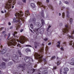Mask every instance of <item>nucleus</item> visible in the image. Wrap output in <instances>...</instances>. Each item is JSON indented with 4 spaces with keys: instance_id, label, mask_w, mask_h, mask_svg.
<instances>
[{
    "instance_id": "obj_3",
    "label": "nucleus",
    "mask_w": 74,
    "mask_h": 74,
    "mask_svg": "<svg viewBox=\"0 0 74 74\" xmlns=\"http://www.w3.org/2000/svg\"><path fill=\"white\" fill-rule=\"evenodd\" d=\"M10 37V33L8 34V38L7 39V45L8 46L10 45H13L15 46L16 45V42L15 39H9V38Z\"/></svg>"
},
{
    "instance_id": "obj_33",
    "label": "nucleus",
    "mask_w": 74,
    "mask_h": 74,
    "mask_svg": "<svg viewBox=\"0 0 74 74\" xmlns=\"http://www.w3.org/2000/svg\"><path fill=\"white\" fill-rule=\"evenodd\" d=\"M15 3H16V1L15 0H13V5H14L15 4Z\"/></svg>"
},
{
    "instance_id": "obj_28",
    "label": "nucleus",
    "mask_w": 74,
    "mask_h": 74,
    "mask_svg": "<svg viewBox=\"0 0 74 74\" xmlns=\"http://www.w3.org/2000/svg\"><path fill=\"white\" fill-rule=\"evenodd\" d=\"M43 61H44V62L45 63H47V60H46V59L45 58H43Z\"/></svg>"
},
{
    "instance_id": "obj_61",
    "label": "nucleus",
    "mask_w": 74,
    "mask_h": 74,
    "mask_svg": "<svg viewBox=\"0 0 74 74\" xmlns=\"http://www.w3.org/2000/svg\"><path fill=\"white\" fill-rule=\"evenodd\" d=\"M10 29H13L12 27V26L11 27H10Z\"/></svg>"
},
{
    "instance_id": "obj_6",
    "label": "nucleus",
    "mask_w": 74,
    "mask_h": 74,
    "mask_svg": "<svg viewBox=\"0 0 74 74\" xmlns=\"http://www.w3.org/2000/svg\"><path fill=\"white\" fill-rule=\"evenodd\" d=\"M27 40H28V39H26L23 37L21 36L20 40H18V41L20 42L21 44H24L25 42L27 41Z\"/></svg>"
},
{
    "instance_id": "obj_40",
    "label": "nucleus",
    "mask_w": 74,
    "mask_h": 74,
    "mask_svg": "<svg viewBox=\"0 0 74 74\" xmlns=\"http://www.w3.org/2000/svg\"><path fill=\"white\" fill-rule=\"evenodd\" d=\"M62 69H60V73L61 74H62Z\"/></svg>"
},
{
    "instance_id": "obj_51",
    "label": "nucleus",
    "mask_w": 74,
    "mask_h": 74,
    "mask_svg": "<svg viewBox=\"0 0 74 74\" xmlns=\"http://www.w3.org/2000/svg\"><path fill=\"white\" fill-rule=\"evenodd\" d=\"M66 14H69V11H66Z\"/></svg>"
},
{
    "instance_id": "obj_38",
    "label": "nucleus",
    "mask_w": 74,
    "mask_h": 74,
    "mask_svg": "<svg viewBox=\"0 0 74 74\" xmlns=\"http://www.w3.org/2000/svg\"><path fill=\"white\" fill-rule=\"evenodd\" d=\"M51 26L50 25L49 26V27L47 28V31H48V30H49V28H51Z\"/></svg>"
},
{
    "instance_id": "obj_7",
    "label": "nucleus",
    "mask_w": 74,
    "mask_h": 74,
    "mask_svg": "<svg viewBox=\"0 0 74 74\" xmlns=\"http://www.w3.org/2000/svg\"><path fill=\"white\" fill-rule=\"evenodd\" d=\"M35 30L36 32H38V31L39 33H40V34H43L44 32V28H42L40 29V28H38Z\"/></svg>"
},
{
    "instance_id": "obj_10",
    "label": "nucleus",
    "mask_w": 74,
    "mask_h": 74,
    "mask_svg": "<svg viewBox=\"0 0 74 74\" xmlns=\"http://www.w3.org/2000/svg\"><path fill=\"white\" fill-rule=\"evenodd\" d=\"M37 4L39 5L40 7H43V8H44V9H45V6H44L42 5V3L40 2H38L37 3Z\"/></svg>"
},
{
    "instance_id": "obj_30",
    "label": "nucleus",
    "mask_w": 74,
    "mask_h": 74,
    "mask_svg": "<svg viewBox=\"0 0 74 74\" xmlns=\"http://www.w3.org/2000/svg\"><path fill=\"white\" fill-rule=\"evenodd\" d=\"M56 57L55 56H53L52 58H51V60H53L54 59H55Z\"/></svg>"
},
{
    "instance_id": "obj_59",
    "label": "nucleus",
    "mask_w": 74,
    "mask_h": 74,
    "mask_svg": "<svg viewBox=\"0 0 74 74\" xmlns=\"http://www.w3.org/2000/svg\"><path fill=\"white\" fill-rule=\"evenodd\" d=\"M35 48H36H36H37V46H35Z\"/></svg>"
},
{
    "instance_id": "obj_53",
    "label": "nucleus",
    "mask_w": 74,
    "mask_h": 74,
    "mask_svg": "<svg viewBox=\"0 0 74 74\" xmlns=\"http://www.w3.org/2000/svg\"><path fill=\"white\" fill-rule=\"evenodd\" d=\"M17 47H20V44H18L17 45Z\"/></svg>"
},
{
    "instance_id": "obj_22",
    "label": "nucleus",
    "mask_w": 74,
    "mask_h": 74,
    "mask_svg": "<svg viewBox=\"0 0 74 74\" xmlns=\"http://www.w3.org/2000/svg\"><path fill=\"white\" fill-rule=\"evenodd\" d=\"M58 44H58L57 45V47H60V41H59L58 42Z\"/></svg>"
},
{
    "instance_id": "obj_8",
    "label": "nucleus",
    "mask_w": 74,
    "mask_h": 74,
    "mask_svg": "<svg viewBox=\"0 0 74 74\" xmlns=\"http://www.w3.org/2000/svg\"><path fill=\"white\" fill-rule=\"evenodd\" d=\"M5 62H2L0 64V69H5Z\"/></svg>"
},
{
    "instance_id": "obj_44",
    "label": "nucleus",
    "mask_w": 74,
    "mask_h": 74,
    "mask_svg": "<svg viewBox=\"0 0 74 74\" xmlns=\"http://www.w3.org/2000/svg\"><path fill=\"white\" fill-rule=\"evenodd\" d=\"M53 70H56V66H54L53 67Z\"/></svg>"
},
{
    "instance_id": "obj_25",
    "label": "nucleus",
    "mask_w": 74,
    "mask_h": 74,
    "mask_svg": "<svg viewBox=\"0 0 74 74\" xmlns=\"http://www.w3.org/2000/svg\"><path fill=\"white\" fill-rule=\"evenodd\" d=\"M49 7L50 8H51V9H52V10H53V7H52V6L51 5H49Z\"/></svg>"
},
{
    "instance_id": "obj_12",
    "label": "nucleus",
    "mask_w": 74,
    "mask_h": 74,
    "mask_svg": "<svg viewBox=\"0 0 74 74\" xmlns=\"http://www.w3.org/2000/svg\"><path fill=\"white\" fill-rule=\"evenodd\" d=\"M25 15L26 16L28 15H30V13H29V10H27V11H25Z\"/></svg>"
},
{
    "instance_id": "obj_57",
    "label": "nucleus",
    "mask_w": 74,
    "mask_h": 74,
    "mask_svg": "<svg viewBox=\"0 0 74 74\" xmlns=\"http://www.w3.org/2000/svg\"><path fill=\"white\" fill-rule=\"evenodd\" d=\"M66 10H69V8H66Z\"/></svg>"
},
{
    "instance_id": "obj_18",
    "label": "nucleus",
    "mask_w": 74,
    "mask_h": 74,
    "mask_svg": "<svg viewBox=\"0 0 74 74\" xmlns=\"http://www.w3.org/2000/svg\"><path fill=\"white\" fill-rule=\"evenodd\" d=\"M19 67H22L23 69V70H25V66H23L22 64H20L18 66Z\"/></svg>"
},
{
    "instance_id": "obj_29",
    "label": "nucleus",
    "mask_w": 74,
    "mask_h": 74,
    "mask_svg": "<svg viewBox=\"0 0 74 74\" xmlns=\"http://www.w3.org/2000/svg\"><path fill=\"white\" fill-rule=\"evenodd\" d=\"M41 22L42 24L43 25H44V20L42 19L41 20Z\"/></svg>"
},
{
    "instance_id": "obj_31",
    "label": "nucleus",
    "mask_w": 74,
    "mask_h": 74,
    "mask_svg": "<svg viewBox=\"0 0 74 74\" xmlns=\"http://www.w3.org/2000/svg\"><path fill=\"white\" fill-rule=\"evenodd\" d=\"M60 63H61V62L60 61H58L57 62V64L58 65H59V64H60Z\"/></svg>"
},
{
    "instance_id": "obj_14",
    "label": "nucleus",
    "mask_w": 74,
    "mask_h": 74,
    "mask_svg": "<svg viewBox=\"0 0 74 74\" xmlns=\"http://www.w3.org/2000/svg\"><path fill=\"white\" fill-rule=\"evenodd\" d=\"M6 52V50L5 49H3V50L0 51V54H4Z\"/></svg>"
},
{
    "instance_id": "obj_60",
    "label": "nucleus",
    "mask_w": 74,
    "mask_h": 74,
    "mask_svg": "<svg viewBox=\"0 0 74 74\" xmlns=\"http://www.w3.org/2000/svg\"><path fill=\"white\" fill-rule=\"evenodd\" d=\"M60 26H62V23H60Z\"/></svg>"
},
{
    "instance_id": "obj_42",
    "label": "nucleus",
    "mask_w": 74,
    "mask_h": 74,
    "mask_svg": "<svg viewBox=\"0 0 74 74\" xmlns=\"http://www.w3.org/2000/svg\"><path fill=\"white\" fill-rule=\"evenodd\" d=\"M5 33H6L5 31H3L2 32V34H5Z\"/></svg>"
},
{
    "instance_id": "obj_48",
    "label": "nucleus",
    "mask_w": 74,
    "mask_h": 74,
    "mask_svg": "<svg viewBox=\"0 0 74 74\" xmlns=\"http://www.w3.org/2000/svg\"><path fill=\"white\" fill-rule=\"evenodd\" d=\"M20 32H23V29H21L20 30Z\"/></svg>"
},
{
    "instance_id": "obj_17",
    "label": "nucleus",
    "mask_w": 74,
    "mask_h": 74,
    "mask_svg": "<svg viewBox=\"0 0 74 74\" xmlns=\"http://www.w3.org/2000/svg\"><path fill=\"white\" fill-rule=\"evenodd\" d=\"M68 37L69 38H71L72 39H74V36H70L69 35H68Z\"/></svg>"
},
{
    "instance_id": "obj_27",
    "label": "nucleus",
    "mask_w": 74,
    "mask_h": 74,
    "mask_svg": "<svg viewBox=\"0 0 74 74\" xmlns=\"http://www.w3.org/2000/svg\"><path fill=\"white\" fill-rule=\"evenodd\" d=\"M65 17V13L64 12H63L62 13V18H64V17Z\"/></svg>"
},
{
    "instance_id": "obj_24",
    "label": "nucleus",
    "mask_w": 74,
    "mask_h": 74,
    "mask_svg": "<svg viewBox=\"0 0 74 74\" xmlns=\"http://www.w3.org/2000/svg\"><path fill=\"white\" fill-rule=\"evenodd\" d=\"M2 60L5 62H8V60H7L4 58H2Z\"/></svg>"
},
{
    "instance_id": "obj_34",
    "label": "nucleus",
    "mask_w": 74,
    "mask_h": 74,
    "mask_svg": "<svg viewBox=\"0 0 74 74\" xmlns=\"http://www.w3.org/2000/svg\"><path fill=\"white\" fill-rule=\"evenodd\" d=\"M13 64V62H10L8 63V64H9V65H11L12 64Z\"/></svg>"
},
{
    "instance_id": "obj_20",
    "label": "nucleus",
    "mask_w": 74,
    "mask_h": 74,
    "mask_svg": "<svg viewBox=\"0 0 74 74\" xmlns=\"http://www.w3.org/2000/svg\"><path fill=\"white\" fill-rule=\"evenodd\" d=\"M25 51L27 53L28 52H30V51H31L30 49H29V48L27 49Z\"/></svg>"
},
{
    "instance_id": "obj_23",
    "label": "nucleus",
    "mask_w": 74,
    "mask_h": 74,
    "mask_svg": "<svg viewBox=\"0 0 74 74\" xmlns=\"http://www.w3.org/2000/svg\"><path fill=\"white\" fill-rule=\"evenodd\" d=\"M31 6L32 8H34V7H35V5L34 3H31Z\"/></svg>"
},
{
    "instance_id": "obj_16",
    "label": "nucleus",
    "mask_w": 74,
    "mask_h": 74,
    "mask_svg": "<svg viewBox=\"0 0 74 74\" xmlns=\"http://www.w3.org/2000/svg\"><path fill=\"white\" fill-rule=\"evenodd\" d=\"M15 34H17V32H14L13 33V35L14 37H17V38H18V36H16L15 35Z\"/></svg>"
},
{
    "instance_id": "obj_5",
    "label": "nucleus",
    "mask_w": 74,
    "mask_h": 74,
    "mask_svg": "<svg viewBox=\"0 0 74 74\" xmlns=\"http://www.w3.org/2000/svg\"><path fill=\"white\" fill-rule=\"evenodd\" d=\"M8 2H7L6 3L5 7L6 9L10 11L11 10V8L12 5L11 4V3L12 2V0H8Z\"/></svg>"
},
{
    "instance_id": "obj_63",
    "label": "nucleus",
    "mask_w": 74,
    "mask_h": 74,
    "mask_svg": "<svg viewBox=\"0 0 74 74\" xmlns=\"http://www.w3.org/2000/svg\"><path fill=\"white\" fill-rule=\"evenodd\" d=\"M8 25H11V23H9Z\"/></svg>"
},
{
    "instance_id": "obj_46",
    "label": "nucleus",
    "mask_w": 74,
    "mask_h": 74,
    "mask_svg": "<svg viewBox=\"0 0 74 74\" xmlns=\"http://www.w3.org/2000/svg\"><path fill=\"white\" fill-rule=\"evenodd\" d=\"M23 1L24 3H26V0H23Z\"/></svg>"
},
{
    "instance_id": "obj_62",
    "label": "nucleus",
    "mask_w": 74,
    "mask_h": 74,
    "mask_svg": "<svg viewBox=\"0 0 74 74\" xmlns=\"http://www.w3.org/2000/svg\"><path fill=\"white\" fill-rule=\"evenodd\" d=\"M61 15V13H59V16H60Z\"/></svg>"
},
{
    "instance_id": "obj_13",
    "label": "nucleus",
    "mask_w": 74,
    "mask_h": 74,
    "mask_svg": "<svg viewBox=\"0 0 74 74\" xmlns=\"http://www.w3.org/2000/svg\"><path fill=\"white\" fill-rule=\"evenodd\" d=\"M12 59H15L16 60V59H18V57L15 54H14L12 56Z\"/></svg>"
},
{
    "instance_id": "obj_19",
    "label": "nucleus",
    "mask_w": 74,
    "mask_h": 74,
    "mask_svg": "<svg viewBox=\"0 0 74 74\" xmlns=\"http://www.w3.org/2000/svg\"><path fill=\"white\" fill-rule=\"evenodd\" d=\"M35 44H36V45L37 46H39V44H40V43L38 42H34Z\"/></svg>"
},
{
    "instance_id": "obj_35",
    "label": "nucleus",
    "mask_w": 74,
    "mask_h": 74,
    "mask_svg": "<svg viewBox=\"0 0 74 74\" xmlns=\"http://www.w3.org/2000/svg\"><path fill=\"white\" fill-rule=\"evenodd\" d=\"M69 21H70V23L71 24V23H72V22L73 21V20L71 18H70Z\"/></svg>"
},
{
    "instance_id": "obj_2",
    "label": "nucleus",
    "mask_w": 74,
    "mask_h": 74,
    "mask_svg": "<svg viewBox=\"0 0 74 74\" xmlns=\"http://www.w3.org/2000/svg\"><path fill=\"white\" fill-rule=\"evenodd\" d=\"M44 51V48H41L39 50L40 55L38 53H35L34 54V57L35 58L37 59L39 62H41L42 61V55Z\"/></svg>"
},
{
    "instance_id": "obj_52",
    "label": "nucleus",
    "mask_w": 74,
    "mask_h": 74,
    "mask_svg": "<svg viewBox=\"0 0 74 74\" xmlns=\"http://www.w3.org/2000/svg\"><path fill=\"white\" fill-rule=\"evenodd\" d=\"M48 45H51V42H50L48 44Z\"/></svg>"
},
{
    "instance_id": "obj_32",
    "label": "nucleus",
    "mask_w": 74,
    "mask_h": 74,
    "mask_svg": "<svg viewBox=\"0 0 74 74\" xmlns=\"http://www.w3.org/2000/svg\"><path fill=\"white\" fill-rule=\"evenodd\" d=\"M18 53L20 55H22V53H21L20 50H19L18 51Z\"/></svg>"
},
{
    "instance_id": "obj_4",
    "label": "nucleus",
    "mask_w": 74,
    "mask_h": 74,
    "mask_svg": "<svg viewBox=\"0 0 74 74\" xmlns=\"http://www.w3.org/2000/svg\"><path fill=\"white\" fill-rule=\"evenodd\" d=\"M65 27V28L63 29L62 30L63 34H67L69 32V30H70V25L69 24H66Z\"/></svg>"
},
{
    "instance_id": "obj_36",
    "label": "nucleus",
    "mask_w": 74,
    "mask_h": 74,
    "mask_svg": "<svg viewBox=\"0 0 74 74\" xmlns=\"http://www.w3.org/2000/svg\"><path fill=\"white\" fill-rule=\"evenodd\" d=\"M72 42H73V41H70L69 42V44L70 45H72Z\"/></svg>"
},
{
    "instance_id": "obj_58",
    "label": "nucleus",
    "mask_w": 74,
    "mask_h": 74,
    "mask_svg": "<svg viewBox=\"0 0 74 74\" xmlns=\"http://www.w3.org/2000/svg\"><path fill=\"white\" fill-rule=\"evenodd\" d=\"M61 3H62V2H61V1H60L59 5H60Z\"/></svg>"
},
{
    "instance_id": "obj_41",
    "label": "nucleus",
    "mask_w": 74,
    "mask_h": 74,
    "mask_svg": "<svg viewBox=\"0 0 74 74\" xmlns=\"http://www.w3.org/2000/svg\"><path fill=\"white\" fill-rule=\"evenodd\" d=\"M60 49H61V51H64V49H63V48L61 47L60 48Z\"/></svg>"
},
{
    "instance_id": "obj_21",
    "label": "nucleus",
    "mask_w": 74,
    "mask_h": 74,
    "mask_svg": "<svg viewBox=\"0 0 74 74\" xmlns=\"http://www.w3.org/2000/svg\"><path fill=\"white\" fill-rule=\"evenodd\" d=\"M48 47L47 46L46 47V49H45V51H46V53L47 54V52H48Z\"/></svg>"
},
{
    "instance_id": "obj_9",
    "label": "nucleus",
    "mask_w": 74,
    "mask_h": 74,
    "mask_svg": "<svg viewBox=\"0 0 74 74\" xmlns=\"http://www.w3.org/2000/svg\"><path fill=\"white\" fill-rule=\"evenodd\" d=\"M25 61L26 62H29V60H32V62H33V60L32 59L31 57H26L25 59Z\"/></svg>"
},
{
    "instance_id": "obj_11",
    "label": "nucleus",
    "mask_w": 74,
    "mask_h": 74,
    "mask_svg": "<svg viewBox=\"0 0 74 74\" xmlns=\"http://www.w3.org/2000/svg\"><path fill=\"white\" fill-rule=\"evenodd\" d=\"M29 21V22H32L33 23H35V22H36V18H34L32 19H30Z\"/></svg>"
},
{
    "instance_id": "obj_37",
    "label": "nucleus",
    "mask_w": 74,
    "mask_h": 74,
    "mask_svg": "<svg viewBox=\"0 0 74 74\" xmlns=\"http://www.w3.org/2000/svg\"><path fill=\"white\" fill-rule=\"evenodd\" d=\"M30 27H31V28L33 29V24H31L30 25Z\"/></svg>"
},
{
    "instance_id": "obj_43",
    "label": "nucleus",
    "mask_w": 74,
    "mask_h": 74,
    "mask_svg": "<svg viewBox=\"0 0 74 74\" xmlns=\"http://www.w3.org/2000/svg\"><path fill=\"white\" fill-rule=\"evenodd\" d=\"M4 27H3L0 29V31H1V30H3V29H4Z\"/></svg>"
},
{
    "instance_id": "obj_1",
    "label": "nucleus",
    "mask_w": 74,
    "mask_h": 74,
    "mask_svg": "<svg viewBox=\"0 0 74 74\" xmlns=\"http://www.w3.org/2000/svg\"><path fill=\"white\" fill-rule=\"evenodd\" d=\"M23 12L21 11H20L19 12L16 13L15 14L16 18H13V21L14 22H17L16 30L19 29V27L22 25V22L21 21V20L23 22V23L25 21L24 18H22V17L23 16Z\"/></svg>"
},
{
    "instance_id": "obj_47",
    "label": "nucleus",
    "mask_w": 74,
    "mask_h": 74,
    "mask_svg": "<svg viewBox=\"0 0 74 74\" xmlns=\"http://www.w3.org/2000/svg\"><path fill=\"white\" fill-rule=\"evenodd\" d=\"M26 47H32V46L30 45H27Z\"/></svg>"
},
{
    "instance_id": "obj_15",
    "label": "nucleus",
    "mask_w": 74,
    "mask_h": 74,
    "mask_svg": "<svg viewBox=\"0 0 74 74\" xmlns=\"http://www.w3.org/2000/svg\"><path fill=\"white\" fill-rule=\"evenodd\" d=\"M40 14L43 18H44V11L42 10L40 13Z\"/></svg>"
},
{
    "instance_id": "obj_49",
    "label": "nucleus",
    "mask_w": 74,
    "mask_h": 74,
    "mask_svg": "<svg viewBox=\"0 0 74 74\" xmlns=\"http://www.w3.org/2000/svg\"><path fill=\"white\" fill-rule=\"evenodd\" d=\"M71 65H74V62H72L71 63Z\"/></svg>"
},
{
    "instance_id": "obj_26",
    "label": "nucleus",
    "mask_w": 74,
    "mask_h": 74,
    "mask_svg": "<svg viewBox=\"0 0 74 74\" xmlns=\"http://www.w3.org/2000/svg\"><path fill=\"white\" fill-rule=\"evenodd\" d=\"M64 70L65 71H69V69L67 68H64Z\"/></svg>"
},
{
    "instance_id": "obj_39",
    "label": "nucleus",
    "mask_w": 74,
    "mask_h": 74,
    "mask_svg": "<svg viewBox=\"0 0 74 74\" xmlns=\"http://www.w3.org/2000/svg\"><path fill=\"white\" fill-rule=\"evenodd\" d=\"M64 3L65 4H69V3L68 2H67V1H65Z\"/></svg>"
},
{
    "instance_id": "obj_54",
    "label": "nucleus",
    "mask_w": 74,
    "mask_h": 74,
    "mask_svg": "<svg viewBox=\"0 0 74 74\" xmlns=\"http://www.w3.org/2000/svg\"><path fill=\"white\" fill-rule=\"evenodd\" d=\"M46 2L47 3H49V0H46Z\"/></svg>"
},
{
    "instance_id": "obj_64",
    "label": "nucleus",
    "mask_w": 74,
    "mask_h": 74,
    "mask_svg": "<svg viewBox=\"0 0 74 74\" xmlns=\"http://www.w3.org/2000/svg\"><path fill=\"white\" fill-rule=\"evenodd\" d=\"M33 71L34 72V71H35V69H33Z\"/></svg>"
},
{
    "instance_id": "obj_55",
    "label": "nucleus",
    "mask_w": 74,
    "mask_h": 74,
    "mask_svg": "<svg viewBox=\"0 0 74 74\" xmlns=\"http://www.w3.org/2000/svg\"><path fill=\"white\" fill-rule=\"evenodd\" d=\"M67 73L66 72H64V74H67Z\"/></svg>"
},
{
    "instance_id": "obj_56",
    "label": "nucleus",
    "mask_w": 74,
    "mask_h": 74,
    "mask_svg": "<svg viewBox=\"0 0 74 74\" xmlns=\"http://www.w3.org/2000/svg\"><path fill=\"white\" fill-rule=\"evenodd\" d=\"M63 44H64L65 46L66 45V42H64L63 43Z\"/></svg>"
},
{
    "instance_id": "obj_45",
    "label": "nucleus",
    "mask_w": 74,
    "mask_h": 74,
    "mask_svg": "<svg viewBox=\"0 0 74 74\" xmlns=\"http://www.w3.org/2000/svg\"><path fill=\"white\" fill-rule=\"evenodd\" d=\"M67 16L68 18H69V14H67Z\"/></svg>"
},
{
    "instance_id": "obj_50",
    "label": "nucleus",
    "mask_w": 74,
    "mask_h": 74,
    "mask_svg": "<svg viewBox=\"0 0 74 74\" xmlns=\"http://www.w3.org/2000/svg\"><path fill=\"white\" fill-rule=\"evenodd\" d=\"M44 40H45V41H47V40H48V39H47V38H45Z\"/></svg>"
}]
</instances>
